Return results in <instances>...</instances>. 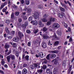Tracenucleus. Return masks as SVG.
I'll use <instances>...</instances> for the list:
<instances>
[{
  "mask_svg": "<svg viewBox=\"0 0 74 74\" xmlns=\"http://www.w3.org/2000/svg\"><path fill=\"white\" fill-rule=\"evenodd\" d=\"M18 35L20 40H22V38L24 37V35L23 34L22 32L20 31H19L18 32Z\"/></svg>",
  "mask_w": 74,
  "mask_h": 74,
  "instance_id": "nucleus-1",
  "label": "nucleus"
},
{
  "mask_svg": "<svg viewBox=\"0 0 74 74\" xmlns=\"http://www.w3.org/2000/svg\"><path fill=\"white\" fill-rule=\"evenodd\" d=\"M33 16L35 19H37L39 17V13L38 12H35Z\"/></svg>",
  "mask_w": 74,
  "mask_h": 74,
  "instance_id": "nucleus-2",
  "label": "nucleus"
},
{
  "mask_svg": "<svg viewBox=\"0 0 74 74\" xmlns=\"http://www.w3.org/2000/svg\"><path fill=\"white\" fill-rule=\"evenodd\" d=\"M53 74H59V72L58 71V68H55L53 71Z\"/></svg>",
  "mask_w": 74,
  "mask_h": 74,
  "instance_id": "nucleus-3",
  "label": "nucleus"
},
{
  "mask_svg": "<svg viewBox=\"0 0 74 74\" xmlns=\"http://www.w3.org/2000/svg\"><path fill=\"white\" fill-rule=\"evenodd\" d=\"M53 28H59V25L58 23H55L53 24Z\"/></svg>",
  "mask_w": 74,
  "mask_h": 74,
  "instance_id": "nucleus-4",
  "label": "nucleus"
},
{
  "mask_svg": "<svg viewBox=\"0 0 74 74\" xmlns=\"http://www.w3.org/2000/svg\"><path fill=\"white\" fill-rule=\"evenodd\" d=\"M19 38L18 36H16L14 38L13 41L14 42H18L19 41Z\"/></svg>",
  "mask_w": 74,
  "mask_h": 74,
  "instance_id": "nucleus-5",
  "label": "nucleus"
},
{
  "mask_svg": "<svg viewBox=\"0 0 74 74\" xmlns=\"http://www.w3.org/2000/svg\"><path fill=\"white\" fill-rule=\"evenodd\" d=\"M9 56L12 60H15V56L10 54Z\"/></svg>",
  "mask_w": 74,
  "mask_h": 74,
  "instance_id": "nucleus-6",
  "label": "nucleus"
},
{
  "mask_svg": "<svg viewBox=\"0 0 74 74\" xmlns=\"http://www.w3.org/2000/svg\"><path fill=\"white\" fill-rule=\"evenodd\" d=\"M31 23L32 24L36 26L37 25V21H32L31 22Z\"/></svg>",
  "mask_w": 74,
  "mask_h": 74,
  "instance_id": "nucleus-7",
  "label": "nucleus"
},
{
  "mask_svg": "<svg viewBox=\"0 0 74 74\" xmlns=\"http://www.w3.org/2000/svg\"><path fill=\"white\" fill-rule=\"evenodd\" d=\"M64 14L63 13H59L58 14V16L59 17H60V18H63V16H64Z\"/></svg>",
  "mask_w": 74,
  "mask_h": 74,
  "instance_id": "nucleus-8",
  "label": "nucleus"
},
{
  "mask_svg": "<svg viewBox=\"0 0 74 74\" xmlns=\"http://www.w3.org/2000/svg\"><path fill=\"white\" fill-rule=\"evenodd\" d=\"M41 46L42 47H43V48H45L47 47V45H46L45 42H43Z\"/></svg>",
  "mask_w": 74,
  "mask_h": 74,
  "instance_id": "nucleus-9",
  "label": "nucleus"
},
{
  "mask_svg": "<svg viewBox=\"0 0 74 74\" xmlns=\"http://www.w3.org/2000/svg\"><path fill=\"white\" fill-rule=\"evenodd\" d=\"M38 55H39V57L41 58H42L44 56V54L42 52H41L38 53Z\"/></svg>",
  "mask_w": 74,
  "mask_h": 74,
  "instance_id": "nucleus-10",
  "label": "nucleus"
},
{
  "mask_svg": "<svg viewBox=\"0 0 74 74\" xmlns=\"http://www.w3.org/2000/svg\"><path fill=\"white\" fill-rule=\"evenodd\" d=\"M49 21H51V22H54L55 21V18L54 17H51L49 18Z\"/></svg>",
  "mask_w": 74,
  "mask_h": 74,
  "instance_id": "nucleus-11",
  "label": "nucleus"
},
{
  "mask_svg": "<svg viewBox=\"0 0 74 74\" xmlns=\"http://www.w3.org/2000/svg\"><path fill=\"white\" fill-rule=\"evenodd\" d=\"M38 25H40V27H42L44 26V24L42 23L41 21H38Z\"/></svg>",
  "mask_w": 74,
  "mask_h": 74,
  "instance_id": "nucleus-12",
  "label": "nucleus"
},
{
  "mask_svg": "<svg viewBox=\"0 0 74 74\" xmlns=\"http://www.w3.org/2000/svg\"><path fill=\"white\" fill-rule=\"evenodd\" d=\"M50 58L51 59H54V58H56V55L55 54H52L51 55Z\"/></svg>",
  "mask_w": 74,
  "mask_h": 74,
  "instance_id": "nucleus-13",
  "label": "nucleus"
},
{
  "mask_svg": "<svg viewBox=\"0 0 74 74\" xmlns=\"http://www.w3.org/2000/svg\"><path fill=\"white\" fill-rule=\"evenodd\" d=\"M27 73V71L26 69H24L22 71V73L23 74H26Z\"/></svg>",
  "mask_w": 74,
  "mask_h": 74,
  "instance_id": "nucleus-14",
  "label": "nucleus"
},
{
  "mask_svg": "<svg viewBox=\"0 0 74 74\" xmlns=\"http://www.w3.org/2000/svg\"><path fill=\"white\" fill-rule=\"evenodd\" d=\"M10 48V45L8 44L7 43H6L5 45V49H7V48Z\"/></svg>",
  "mask_w": 74,
  "mask_h": 74,
  "instance_id": "nucleus-15",
  "label": "nucleus"
},
{
  "mask_svg": "<svg viewBox=\"0 0 74 74\" xmlns=\"http://www.w3.org/2000/svg\"><path fill=\"white\" fill-rule=\"evenodd\" d=\"M29 55H26L25 57V60L26 61H29Z\"/></svg>",
  "mask_w": 74,
  "mask_h": 74,
  "instance_id": "nucleus-16",
  "label": "nucleus"
},
{
  "mask_svg": "<svg viewBox=\"0 0 74 74\" xmlns=\"http://www.w3.org/2000/svg\"><path fill=\"white\" fill-rule=\"evenodd\" d=\"M51 53H58V51L56 50L51 51Z\"/></svg>",
  "mask_w": 74,
  "mask_h": 74,
  "instance_id": "nucleus-17",
  "label": "nucleus"
},
{
  "mask_svg": "<svg viewBox=\"0 0 74 74\" xmlns=\"http://www.w3.org/2000/svg\"><path fill=\"white\" fill-rule=\"evenodd\" d=\"M59 44V41H56L54 43V46H58Z\"/></svg>",
  "mask_w": 74,
  "mask_h": 74,
  "instance_id": "nucleus-18",
  "label": "nucleus"
},
{
  "mask_svg": "<svg viewBox=\"0 0 74 74\" xmlns=\"http://www.w3.org/2000/svg\"><path fill=\"white\" fill-rule=\"evenodd\" d=\"M11 19H14V13L12 12V14H11Z\"/></svg>",
  "mask_w": 74,
  "mask_h": 74,
  "instance_id": "nucleus-19",
  "label": "nucleus"
},
{
  "mask_svg": "<svg viewBox=\"0 0 74 74\" xmlns=\"http://www.w3.org/2000/svg\"><path fill=\"white\" fill-rule=\"evenodd\" d=\"M43 38L44 39H47V38H49V36H47L45 35H44L43 36Z\"/></svg>",
  "mask_w": 74,
  "mask_h": 74,
  "instance_id": "nucleus-20",
  "label": "nucleus"
},
{
  "mask_svg": "<svg viewBox=\"0 0 74 74\" xmlns=\"http://www.w3.org/2000/svg\"><path fill=\"white\" fill-rule=\"evenodd\" d=\"M25 2L26 5H29V4H30V0H26Z\"/></svg>",
  "mask_w": 74,
  "mask_h": 74,
  "instance_id": "nucleus-21",
  "label": "nucleus"
},
{
  "mask_svg": "<svg viewBox=\"0 0 74 74\" xmlns=\"http://www.w3.org/2000/svg\"><path fill=\"white\" fill-rule=\"evenodd\" d=\"M6 58L8 62V63H10V56H7L6 57Z\"/></svg>",
  "mask_w": 74,
  "mask_h": 74,
  "instance_id": "nucleus-22",
  "label": "nucleus"
},
{
  "mask_svg": "<svg viewBox=\"0 0 74 74\" xmlns=\"http://www.w3.org/2000/svg\"><path fill=\"white\" fill-rule=\"evenodd\" d=\"M47 30H48L47 28H46V27H44L42 28V30L43 32H45L47 31Z\"/></svg>",
  "mask_w": 74,
  "mask_h": 74,
  "instance_id": "nucleus-23",
  "label": "nucleus"
},
{
  "mask_svg": "<svg viewBox=\"0 0 74 74\" xmlns=\"http://www.w3.org/2000/svg\"><path fill=\"white\" fill-rule=\"evenodd\" d=\"M41 69H45L47 68V65H46L44 64L42 66H41Z\"/></svg>",
  "mask_w": 74,
  "mask_h": 74,
  "instance_id": "nucleus-24",
  "label": "nucleus"
},
{
  "mask_svg": "<svg viewBox=\"0 0 74 74\" xmlns=\"http://www.w3.org/2000/svg\"><path fill=\"white\" fill-rule=\"evenodd\" d=\"M39 31V30H38V29H36L35 30H34L33 31V32L34 34H36Z\"/></svg>",
  "mask_w": 74,
  "mask_h": 74,
  "instance_id": "nucleus-25",
  "label": "nucleus"
},
{
  "mask_svg": "<svg viewBox=\"0 0 74 74\" xmlns=\"http://www.w3.org/2000/svg\"><path fill=\"white\" fill-rule=\"evenodd\" d=\"M15 56L17 57V58H18L19 57V52L17 51L15 53Z\"/></svg>",
  "mask_w": 74,
  "mask_h": 74,
  "instance_id": "nucleus-26",
  "label": "nucleus"
},
{
  "mask_svg": "<svg viewBox=\"0 0 74 74\" xmlns=\"http://www.w3.org/2000/svg\"><path fill=\"white\" fill-rule=\"evenodd\" d=\"M5 63V61L4 60V59H2V61H1V64L3 66L4 65V64Z\"/></svg>",
  "mask_w": 74,
  "mask_h": 74,
  "instance_id": "nucleus-27",
  "label": "nucleus"
},
{
  "mask_svg": "<svg viewBox=\"0 0 74 74\" xmlns=\"http://www.w3.org/2000/svg\"><path fill=\"white\" fill-rule=\"evenodd\" d=\"M29 68H30V69H31V70H33L35 69L34 67V66H33V64L30 65Z\"/></svg>",
  "mask_w": 74,
  "mask_h": 74,
  "instance_id": "nucleus-28",
  "label": "nucleus"
},
{
  "mask_svg": "<svg viewBox=\"0 0 74 74\" xmlns=\"http://www.w3.org/2000/svg\"><path fill=\"white\" fill-rule=\"evenodd\" d=\"M5 31L7 33H10V31L8 30V28H6L5 29Z\"/></svg>",
  "mask_w": 74,
  "mask_h": 74,
  "instance_id": "nucleus-29",
  "label": "nucleus"
},
{
  "mask_svg": "<svg viewBox=\"0 0 74 74\" xmlns=\"http://www.w3.org/2000/svg\"><path fill=\"white\" fill-rule=\"evenodd\" d=\"M5 23L7 24H10V21L9 20H6Z\"/></svg>",
  "mask_w": 74,
  "mask_h": 74,
  "instance_id": "nucleus-30",
  "label": "nucleus"
},
{
  "mask_svg": "<svg viewBox=\"0 0 74 74\" xmlns=\"http://www.w3.org/2000/svg\"><path fill=\"white\" fill-rule=\"evenodd\" d=\"M22 48L21 46H20L18 48V51L19 52H22Z\"/></svg>",
  "mask_w": 74,
  "mask_h": 74,
  "instance_id": "nucleus-31",
  "label": "nucleus"
},
{
  "mask_svg": "<svg viewBox=\"0 0 74 74\" xmlns=\"http://www.w3.org/2000/svg\"><path fill=\"white\" fill-rule=\"evenodd\" d=\"M38 8L40 9H42L43 8V6L42 5H39Z\"/></svg>",
  "mask_w": 74,
  "mask_h": 74,
  "instance_id": "nucleus-32",
  "label": "nucleus"
},
{
  "mask_svg": "<svg viewBox=\"0 0 74 74\" xmlns=\"http://www.w3.org/2000/svg\"><path fill=\"white\" fill-rule=\"evenodd\" d=\"M48 16V15H47V14H44L43 16V18H45L47 19Z\"/></svg>",
  "mask_w": 74,
  "mask_h": 74,
  "instance_id": "nucleus-33",
  "label": "nucleus"
},
{
  "mask_svg": "<svg viewBox=\"0 0 74 74\" xmlns=\"http://www.w3.org/2000/svg\"><path fill=\"white\" fill-rule=\"evenodd\" d=\"M42 21L43 22H47V18H44L42 19Z\"/></svg>",
  "mask_w": 74,
  "mask_h": 74,
  "instance_id": "nucleus-34",
  "label": "nucleus"
},
{
  "mask_svg": "<svg viewBox=\"0 0 74 74\" xmlns=\"http://www.w3.org/2000/svg\"><path fill=\"white\" fill-rule=\"evenodd\" d=\"M15 15L16 16H18L19 14V12H15Z\"/></svg>",
  "mask_w": 74,
  "mask_h": 74,
  "instance_id": "nucleus-35",
  "label": "nucleus"
},
{
  "mask_svg": "<svg viewBox=\"0 0 74 74\" xmlns=\"http://www.w3.org/2000/svg\"><path fill=\"white\" fill-rule=\"evenodd\" d=\"M16 43H14L13 44V47L14 48H16Z\"/></svg>",
  "mask_w": 74,
  "mask_h": 74,
  "instance_id": "nucleus-36",
  "label": "nucleus"
},
{
  "mask_svg": "<svg viewBox=\"0 0 74 74\" xmlns=\"http://www.w3.org/2000/svg\"><path fill=\"white\" fill-rule=\"evenodd\" d=\"M60 11H61L64 12V11H65V10L64 8H62V7H60Z\"/></svg>",
  "mask_w": 74,
  "mask_h": 74,
  "instance_id": "nucleus-37",
  "label": "nucleus"
},
{
  "mask_svg": "<svg viewBox=\"0 0 74 74\" xmlns=\"http://www.w3.org/2000/svg\"><path fill=\"white\" fill-rule=\"evenodd\" d=\"M42 69H39L38 70V72L39 73H41L42 72Z\"/></svg>",
  "mask_w": 74,
  "mask_h": 74,
  "instance_id": "nucleus-38",
  "label": "nucleus"
},
{
  "mask_svg": "<svg viewBox=\"0 0 74 74\" xmlns=\"http://www.w3.org/2000/svg\"><path fill=\"white\" fill-rule=\"evenodd\" d=\"M31 11H32V10L30 9H28L27 11L28 13H29V14H30Z\"/></svg>",
  "mask_w": 74,
  "mask_h": 74,
  "instance_id": "nucleus-39",
  "label": "nucleus"
},
{
  "mask_svg": "<svg viewBox=\"0 0 74 74\" xmlns=\"http://www.w3.org/2000/svg\"><path fill=\"white\" fill-rule=\"evenodd\" d=\"M58 60H56L54 62V64L55 65H57V64H58Z\"/></svg>",
  "mask_w": 74,
  "mask_h": 74,
  "instance_id": "nucleus-40",
  "label": "nucleus"
},
{
  "mask_svg": "<svg viewBox=\"0 0 74 74\" xmlns=\"http://www.w3.org/2000/svg\"><path fill=\"white\" fill-rule=\"evenodd\" d=\"M51 22L50 21H48L47 23V25H50L51 24Z\"/></svg>",
  "mask_w": 74,
  "mask_h": 74,
  "instance_id": "nucleus-41",
  "label": "nucleus"
},
{
  "mask_svg": "<svg viewBox=\"0 0 74 74\" xmlns=\"http://www.w3.org/2000/svg\"><path fill=\"white\" fill-rule=\"evenodd\" d=\"M48 45L49 46H51V45H52V44L51 43V41L49 40L48 42Z\"/></svg>",
  "mask_w": 74,
  "mask_h": 74,
  "instance_id": "nucleus-42",
  "label": "nucleus"
},
{
  "mask_svg": "<svg viewBox=\"0 0 74 74\" xmlns=\"http://www.w3.org/2000/svg\"><path fill=\"white\" fill-rule=\"evenodd\" d=\"M8 36V34L7 35V38H8V39H11L12 38V36Z\"/></svg>",
  "mask_w": 74,
  "mask_h": 74,
  "instance_id": "nucleus-43",
  "label": "nucleus"
},
{
  "mask_svg": "<svg viewBox=\"0 0 74 74\" xmlns=\"http://www.w3.org/2000/svg\"><path fill=\"white\" fill-rule=\"evenodd\" d=\"M33 65L34 66V68H35V67H37V66L38 65L37 64H33Z\"/></svg>",
  "mask_w": 74,
  "mask_h": 74,
  "instance_id": "nucleus-44",
  "label": "nucleus"
},
{
  "mask_svg": "<svg viewBox=\"0 0 74 74\" xmlns=\"http://www.w3.org/2000/svg\"><path fill=\"white\" fill-rule=\"evenodd\" d=\"M4 5H1V7L0 8V10H2V9H3V8H4Z\"/></svg>",
  "mask_w": 74,
  "mask_h": 74,
  "instance_id": "nucleus-45",
  "label": "nucleus"
},
{
  "mask_svg": "<svg viewBox=\"0 0 74 74\" xmlns=\"http://www.w3.org/2000/svg\"><path fill=\"white\" fill-rule=\"evenodd\" d=\"M32 19L33 17H29L28 18V21H32Z\"/></svg>",
  "mask_w": 74,
  "mask_h": 74,
  "instance_id": "nucleus-46",
  "label": "nucleus"
},
{
  "mask_svg": "<svg viewBox=\"0 0 74 74\" xmlns=\"http://www.w3.org/2000/svg\"><path fill=\"white\" fill-rule=\"evenodd\" d=\"M11 53V50H9L8 52L6 53V55L7 56L9 55H10V54Z\"/></svg>",
  "mask_w": 74,
  "mask_h": 74,
  "instance_id": "nucleus-47",
  "label": "nucleus"
},
{
  "mask_svg": "<svg viewBox=\"0 0 74 74\" xmlns=\"http://www.w3.org/2000/svg\"><path fill=\"white\" fill-rule=\"evenodd\" d=\"M69 42H73V39L72 37H70L69 40Z\"/></svg>",
  "mask_w": 74,
  "mask_h": 74,
  "instance_id": "nucleus-48",
  "label": "nucleus"
},
{
  "mask_svg": "<svg viewBox=\"0 0 74 74\" xmlns=\"http://www.w3.org/2000/svg\"><path fill=\"white\" fill-rule=\"evenodd\" d=\"M15 31H12L11 32V33L12 34V36H14V34H15Z\"/></svg>",
  "mask_w": 74,
  "mask_h": 74,
  "instance_id": "nucleus-49",
  "label": "nucleus"
},
{
  "mask_svg": "<svg viewBox=\"0 0 74 74\" xmlns=\"http://www.w3.org/2000/svg\"><path fill=\"white\" fill-rule=\"evenodd\" d=\"M50 55V54H49L46 57V58L48 60H49V56Z\"/></svg>",
  "mask_w": 74,
  "mask_h": 74,
  "instance_id": "nucleus-50",
  "label": "nucleus"
},
{
  "mask_svg": "<svg viewBox=\"0 0 74 74\" xmlns=\"http://www.w3.org/2000/svg\"><path fill=\"white\" fill-rule=\"evenodd\" d=\"M22 26H23V29H26V25H25V24H24Z\"/></svg>",
  "mask_w": 74,
  "mask_h": 74,
  "instance_id": "nucleus-51",
  "label": "nucleus"
},
{
  "mask_svg": "<svg viewBox=\"0 0 74 74\" xmlns=\"http://www.w3.org/2000/svg\"><path fill=\"white\" fill-rule=\"evenodd\" d=\"M26 32L27 33H28V34H30V33H31V32L29 30H26Z\"/></svg>",
  "mask_w": 74,
  "mask_h": 74,
  "instance_id": "nucleus-52",
  "label": "nucleus"
},
{
  "mask_svg": "<svg viewBox=\"0 0 74 74\" xmlns=\"http://www.w3.org/2000/svg\"><path fill=\"white\" fill-rule=\"evenodd\" d=\"M62 46H60L58 47V49H59V50L60 49H62Z\"/></svg>",
  "mask_w": 74,
  "mask_h": 74,
  "instance_id": "nucleus-53",
  "label": "nucleus"
},
{
  "mask_svg": "<svg viewBox=\"0 0 74 74\" xmlns=\"http://www.w3.org/2000/svg\"><path fill=\"white\" fill-rule=\"evenodd\" d=\"M50 71V69H46V72L47 73H49V72Z\"/></svg>",
  "mask_w": 74,
  "mask_h": 74,
  "instance_id": "nucleus-54",
  "label": "nucleus"
},
{
  "mask_svg": "<svg viewBox=\"0 0 74 74\" xmlns=\"http://www.w3.org/2000/svg\"><path fill=\"white\" fill-rule=\"evenodd\" d=\"M23 19L24 20H26V19H27V17L26 16H23Z\"/></svg>",
  "mask_w": 74,
  "mask_h": 74,
  "instance_id": "nucleus-55",
  "label": "nucleus"
},
{
  "mask_svg": "<svg viewBox=\"0 0 74 74\" xmlns=\"http://www.w3.org/2000/svg\"><path fill=\"white\" fill-rule=\"evenodd\" d=\"M27 67V65L26 64H23V67Z\"/></svg>",
  "mask_w": 74,
  "mask_h": 74,
  "instance_id": "nucleus-56",
  "label": "nucleus"
},
{
  "mask_svg": "<svg viewBox=\"0 0 74 74\" xmlns=\"http://www.w3.org/2000/svg\"><path fill=\"white\" fill-rule=\"evenodd\" d=\"M27 45L28 46V47L30 46V45H31V43L30 42H28Z\"/></svg>",
  "mask_w": 74,
  "mask_h": 74,
  "instance_id": "nucleus-57",
  "label": "nucleus"
},
{
  "mask_svg": "<svg viewBox=\"0 0 74 74\" xmlns=\"http://www.w3.org/2000/svg\"><path fill=\"white\" fill-rule=\"evenodd\" d=\"M64 26L65 27L67 28V24L66 23H64Z\"/></svg>",
  "mask_w": 74,
  "mask_h": 74,
  "instance_id": "nucleus-58",
  "label": "nucleus"
},
{
  "mask_svg": "<svg viewBox=\"0 0 74 74\" xmlns=\"http://www.w3.org/2000/svg\"><path fill=\"white\" fill-rule=\"evenodd\" d=\"M6 9H5L4 8L2 9V12H5L6 11Z\"/></svg>",
  "mask_w": 74,
  "mask_h": 74,
  "instance_id": "nucleus-59",
  "label": "nucleus"
},
{
  "mask_svg": "<svg viewBox=\"0 0 74 74\" xmlns=\"http://www.w3.org/2000/svg\"><path fill=\"white\" fill-rule=\"evenodd\" d=\"M7 4V1L5 2L3 4V5L5 6V5H6Z\"/></svg>",
  "mask_w": 74,
  "mask_h": 74,
  "instance_id": "nucleus-60",
  "label": "nucleus"
},
{
  "mask_svg": "<svg viewBox=\"0 0 74 74\" xmlns=\"http://www.w3.org/2000/svg\"><path fill=\"white\" fill-rule=\"evenodd\" d=\"M53 37H54L55 39H56L57 38V36L56 35H54L53 36Z\"/></svg>",
  "mask_w": 74,
  "mask_h": 74,
  "instance_id": "nucleus-61",
  "label": "nucleus"
},
{
  "mask_svg": "<svg viewBox=\"0 0 74 74\" xmlns=\"http://www.w3.org/2000/svg\"><path fill=\"white\" fill-rule=\"evenodd\" d=\"M25 54H23L22 55V59H24L25 58Z\"/></svg>",
  "mask_w": 74,
  "mask_h": 74,
  "instance_id": "nucleus-62",
  "label": "nucleus"
},
{
  "mask_svg": "<svg viewBox=\"0 0 74 74\" xmlns=\"http://www.w3.org/2000/svg\"><path fill=\"white\" fill-rule=\"evenodd\" d=\"M21 3L22 4H23L24 3V1L23 0H21Z\"/></svg>",
  "mask_w": 74,
  "mask_h": 74,
  "instance_id": "nucleus-63",
  "label": "nucleus"
},
{
  "mask_svg": "<svg viewBox=\"0 0 74 74\" xmlns=\"http://www.w3.org/2000/svg\"><path fill=\"white\" fill-rule=\"evenodd\" d=\"M74 60V57L71 60V62L73 63V62Z\"/></svg>",
  "mask_w": 74,
  "mask_h": 74,
  "instance_id": "nucleus-64",
  "label": "nucleus"
}]
</instances>
